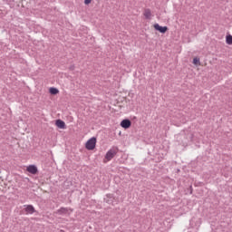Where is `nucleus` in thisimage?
<instances>
[{
    "label": "nucleus",
    "instance_id": "obj_12",
    "mask_svg": "<svg viewBox=\"0 0 232 232\" xmlns=\"http://www.w3.org/2000/svg\"><path fill=\"white\" fill-rule=\"evenodd\" d=\"M226 43L227 44H232V35L228 34L226 36Z\"/></svg>",
    "mask_w": 232,
    "mask_h": 232
},
{
    "label": "nucleus",
    "instance_id": "obj_9",
    "mask_svg": "<svg viewBox=\"0 0 232 232\" xmlns=\"http://www.w3.org/2000/svg\"><path fill=\"white\" fill-rule=\"evenodd\" d=\"M143 15L147 19H151V10L145 9L144 12H143Z\"/></svg>",
    "mask_w": 232,
    "mask_h": 232
},
{
    "label": "nucleus",
    "instance_id": "obj_13",
    "mask_svg": "<svg viewBox=\"0 0 232 232\" xmlns=\"http://www.w3.org/2000/svg\"><path fill=\"white\" fill-rule=\"evenodd\" d=\"M93 0H84L83 1V3H84V5H86V6H88V5H92V2Z\"/></svg>",
    "mask_w": 232,
    "mask_h": 232
},
{
    "label": "nucleus",
    "instance_id": "obj_8",
    "mask_svg": "<svg viewBox=\"0 0 232 232\" xmlns=\"http://www.w3.org/2000/svg\"><path fill=\"white\" fill-rule=\"evenodd\" d=\"M25 212L29 215H34L35 213V208L32 205L25 206Z\"/></svg>",
    "mask_w": 232,
    "mask_h": 232
},
{
    "label": "nucleus",
    "instance_id": "obj_3",
    "mask_svg": "<svg viewBox=\"0 0 232 232\" xmlns=\"http://www.w3.org/2000/svg\"><path fill=\"white\" fill-rule=\"evenodd\" d=\"M154 30H157L160 34H166L168 32V26H160L159 24H155L154 25Z\"/></svg>",
    "mask_w": 232,
    "mask_h": 232
},
{
    "label": "nucleus",
    "instance_id": "obj_2",
    "mask_svg": "<svg viewBox=\"0 0 232 232\" xmlns=\"http://www.w3.org/2000/svg\"><path fill=\"white\" fill-rule=\"evenodd\" d=\"M97 144V139L92 137L86 143L85 148L86 150H95V146Z\"/></svg>",
    "mask_w": 232,
    "mask_h": 232
},
{
    "label": "nucleus",
    "instance_id": "obj_10",
    "mask_svg": "<svg viewBox=\"0 0 232 232\" xmlns=\"http://www.w3.org/2000/svg\"><path fill=\"white\" fill-rule=\"evenodd\" d=\"M49 92L51 93V95H57V93H59V90L57 88L51 87L49 89Z\"/></svg>",
    "mask_w": 232,
    "mask_h": 232
},
{
    "label": "nucleus",
    "instance_id": "obj_5",
    "mask_svg": "<svg viewBox=\"0 0 232 232\" xmlns=\"http://www.w3.org/2000/svg\"><path fill=\"white\" fill-rule=\"evenodd\" d=\"M26 171L32 175H35L37 173V167L35 165H30L26 168Z\"/></svg>",
    "mask_w": 232,
    "mask_h": 232
},
{
    "label": "nucleus",
    "instance_id": "obj_11",
    "mask_svg": "<svg viewBox=\"0 0 232 232\" xmlns=\"http://www.w3.org/2000/svg\"><path fill=\"white\" fill-rule=\"evenodd\" d=\"M193 64H195V66H200V58L195 57L193 59Z\"/></svg>",
    "mask_w": 232,
    "mask_h": 232
},
{
    "label": "nucleus",
    "instance_id": "obj_7",
    "mask_svg": "<svg viewBox=\"0 0 232 232\" xmlns=\"http://www.w3.org/2000/svg\"><path fill=\"white\" fill-rule=\"evenodd\" d=\"M55 125L57 128H60V130H65L66 129V123L62 120H57L55 121Z\"/></svg>",
    "mask_w": 232,
    "mask_h": 232
},
{
    "label": "nucleus",
    "instance_id": "obj_6",
    "mask_svg": "<svg viewBox=\"0 0 232 232\" xmlns=\"http://www.w3.org/2000/svg\"><path fill=\"white\" fill-rule=\"evenodd\" d=\"M121 128L128 130V128H130V126H131V121L130 120H123L121 122Z\"/></svg>",
    "mask_w": 232,
    "mask_h": 232
},
{
    "label": "nucleus",
    "instance_id": "obj_4",
    "mask_svg": "<svg viewBox=\"0 0 232 232\" xmlns=\"http://www.w3.org/2000/svg\"><path fill=\"white\" fill-rule=\"evenodd\" d=\"M73 212V209L72 208H62L60 209L57 210V213L59 215H70L71 213Z\"/></svg>",
    "mask_w": 232,
    "mask_h": 232
},
{
    "label": "nucleus",
    "instance_id": "obj_1",
    "mask_svg": "<svg viewBox=\"0 0 232 232\" xmlns=\"http://www.w3.org/2000/svg\"><path fill=\"white\" fill-rule=\"evenodd\" d=\"M117 155V150L115 149H111L107 151L104 159H103V163L106 164L107 162H110L113 157Z\"/></svg>",
    "mask_w": 232,
    "mask_h": 232
}]
</instances>
